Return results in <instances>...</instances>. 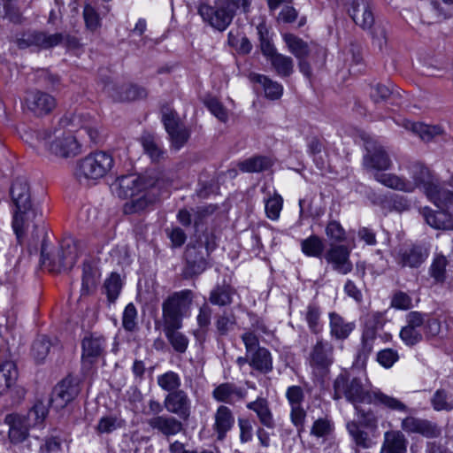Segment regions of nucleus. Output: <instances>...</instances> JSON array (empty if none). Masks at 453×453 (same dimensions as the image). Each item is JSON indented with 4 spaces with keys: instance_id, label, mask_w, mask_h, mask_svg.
<instances>
[{
    "instance_id": "nucleus-1",
    "label": "nucleus",
    "mask_w": 453,
    "mask_h": 453,
    "mask_svg": "<svg viewBox=\"0 0 453 453\" xmlns=\"http://www.w3.org/2000/svg\"><path fill=\"white\" fill-rule=\"evenodd\" d=\"M59 126L54 130L43 129L37 133V139L57 157H70L79 153L80 146L73 134L75 131L85 132L93 142L98 141L97 123L88 115L66 113L60 119Z\"/></svg>"
},
{
    "instance_id": "nucleus-2",
    "label": "nucleus",
    "mask_w": 453,
    "mask_h": 453,
    "mask_svg": "<svg viewBox=\"0 0 453 453\" xmlns=\"http://www.w3.org/2000/svg\"><path fill=\"white\" fill-rule=\"evenodd\" d=\"M342 397L355 407L359 403H374L393 411H408V407L397 398L379 389L371 391L365 378L351 377L346 371L341 372L334 381V399L339 400Z\"/></svg>"
},
{
    "instance_id": "nucleus-3",
    "label": "nucleus",
    "mask_w": 453,
    "mask_h": 453,
    "mask_svg": "<svg viewBox=\"0 0 453 453\" xmlns=\"http://www.w3.org/2000/svg\"><path fill=\"white\" fill-rule=\"evenodd\" d=\"M11 196L15 206L12 228L18 242L21 244L25 232L30 225L34 228L43 226L42 212L39 204L31 199L30 186L26 178H16L11 188Z\"/></svg>"
},
{
    "instance_id": "nucleus-4",
    "label": "nucleus",
    "mask_w": 453,
    "mask_h": 453,
    "mask_svg": "<svg viewBox=\"0 0 453 453\" xmlns=\"http://www.w3.org/2000/svg\"><path fill=\"white\" fill-rule=\"evenodd\" d=\"M252 0H215L211 6L205 2L197 4V12L203 21L212 28L223 32L232 23L239 8L248 13Z\"/></svg>"
},
{
    "instance_id": "nucleus-5",
    "label": "nucleus",
    "mask_w": 453,
    "mask_h": 453,
    "mask_svg": "<svg viewBox=\"0 0 453 453\" xmlns=\"http://www.w3.org/2000/svg\"><path fill=\"white\" fill-rule=\"evenodd\" d=\"M410 174L412 179L410 182L414 185V189L422 188L427 198L436 206L449 208L453 204V190L441 188L427 167L420 163H415L410 168ZM449 185L453 188V176L450 177Z\"/></svg>"
},
{
    "instance_id": "nucleus-6",
    "label": "nucleus",
    "mask_w": 453,
    "mask_h": 453,
    "mask_svg": "<svg viewBox=\"0 0 453 453\" xmlns=\"http://www.w3.org/2000/svg\"><path fill=\"white\" fill-rule=\"evenodd\" d=\"M48 415V405L37 401L26 415L8 414L4 423L9 426L8 437L12 443L23 442L29 435V430L41 427Z\"/></svg>"
},
{
    "instance_id": "nucleus-7",
    "label": "nucleus",
    "mask_w": 453,
    "mask_h": 453,
    "mask_svg": "<svg viewBox=\"0 0 453 453\" xmlns=\"http://www.w3.org/2000/svg\"><path fill=\"white\" fill-rule=\"evenodd\" d=\"M194 295L189 289L173 293L162 303L164 326L182 325L183 318L190 313Z\"/></svg>"
},
{
    "instance_id": "nucleus-8",
    "label": "nucleus",
    "mask_w": 453,
    "mask_h": 453,
    "mask_svg": "<svg viewBox=\"0 0 453 453\" xmlns=\"http://www.w3.org/2000/svg\"><path fill=\"white\" fill-rule=\"evenodd\" d=\"M114 159L110 153L97 151L81 159L76 168V177L82 180H96L104 177L113 167Z\"/></svg>"
},
{
    "instance_id": "nucleus-9",
    "label": "nucleus",
    "mask_w": 453,
    "mask_h": 453,
    "mask_svg": "<svg viewBox=\"0 0 453 453\" xmlns=\"http://www.w3.org/2000/svg\"><path fill=\"white\" fill-rule=\"evenodd\" d=\"M205 240L188 244L185 250L186 271L188 276L199 275L209 266L207 257L216 248L212 236L206 234Z\"/></svg>"
},
{
    "instance_id": "nucleus-10",
    "label": "nucleus",
    "mask_w": 453,
    "mask_h": 453,
    "mask_svg": "<svg viewBox=\"0 0 453 453\" xmlns=\"http://www.w3.org/2000/svg\"><path fill=\"white\" fill-rule=\"evenodd\" d=\"M159 185V181L152 177L124 175L118 178L111 186L112 193L122 199L136 196L145 189H151Z\"/></svg>"
},
{
    "instance_id": "nucleus-11",
    "label": "nucleus",
    "mask_w": 453,
    "mask_h": 453,
    "mask_svg": "<svg viewBox=\"0 0 453 453\" xmlns=\"http://www.w3.org/2000/svg\"><path fill=\"white\" fill-rule=\"evenodd\" d=\"M355 410L358 421H349L347 423L346 427L356 445L367 449L371 447L372 441L368 434L360 428L359 424L365 428L372 430L377 427L378 418L370 409L365 410L360 406H356Z\"/></svg>"
},
{
    "instance_id": "nucleus-12",
    "label": "nucleus",
    "mask_w": 453,
    "mask_h": 453,
    "mask_svg": "<svg viewBox=\"0 0 453 453\" xmlns=\"http://www.w3.org/2000/svg\"><path fill=\"white\" fill-rule=\"evenodd\" d=\"M395 263L404 268H418L428 257L429 250L421 243H404L394 249Z\"/></svg>"
},
{
    "instance_id": "nucleus-13",
    "label": "nucleus",
    "mask_w": 453,
    "mask_h": 453,
    "mask_svg": "<svg viewBox=\"0 0 453 453\" xmlns=\"http://www.w3.org/2000/svg\"><path fill=\"white\" fill-rule=\"evenodd\" d=\"M285 396L290 406V420L291 423L296 427L298 433L303 430V426L307 412L303 408L305 400V394L302 387L290 386L287 388Z\"/></svg>"
},
{
    "instance_id": "nucleus-14",
    "label": "nucleus",
    "mask_w": 453,
    "mask_h": 453,
    "mask_svg": "<svg viewBox=\"0 0 453 453\" xmlns=\"http://www.w3.org/2000/svg\"><path fill=\"white\" fill-rule=\"evenodd\" d=\"M24 104L27 110L37 117L48 115L57 107L56 98L39 89L27 91Z\"/></svg>"
},
{
    "instance_id": "nucleus-15",
    "label": "nucleus",
    "mask_w": 453,
    "mask_h": 453,
    "mask_svg": "<svg viewBox=\"0 0 453 453\" xmlns=\"http://www.w3.org/2000/svg\"><path fill=\"white\" fill-rule=\"evenodd\" d=\"M162 121L169 135L172 147L179 150L188 141L190 137L189 129L180 123L177 114L173 111L164 112Z\"/></svg>"
},
{
    "instance_id": "nucleus-16",
    "label": "nucleus",
    "mask_w": 453,
    "mask_h": 453,
    "mask_svg": "<svg viewBox=\"0 0 453 453\" xmlns=\"http://www.w3.org/2000/svg\"><path fill=\"white\" fill-rule=\"evenodd\" d=\"M424 313L410 311L406 315V325L402 327L399 336L403 342L413 347L423 340Z\"/></svg>"
},
{
    "instance_id": "nucleus-17",
    "label": "nucleus",
    "mask_w": 453,
    "mask_h": 453,
    "mask_svg": "<svg viewBox=\"0 0 453 453\" xmlns=\"http://www.w3.org/2000/svg\"><path fill=\"white\" fill-rule=\"evenodd\" d=\"M165 410L176 415L181 420L187 421L191 415V400L184 390H178L167 394L164 398Z\"/></svg>"
},
{
    "instance_id": "nucleus-18",
    "label": "nucleus",
    "mask_w": 453,
    "mask_h": 453,
    "mask_svg": "<svg viewBox=\"0 0 453 453\" xmlns=\"http://www.w3.org/2000/svg\"><path fill=\"white\" fill-rule=\"evenodd\" d=\"M78 258V249L75 241L72 238L63 240L60 250L58 251L52 265L50 263V270L52 272H61L70 270L76 263Z\"/></svg>"
},
{
    "instance_id": "nucleus-19",
    "label": "nucleus",
    "mask_w": 453,
    "mask_h": 453,
    "mask_svg": "<svg viewBox=\"0 0 453 453\" xmlns=\"http://www.w3.org/2000/svg\"><path fill=\"white\" fill-rule=\"evenodd\" d=\"M345 9L353 21L363 29L371 28L374 17L368 0H343Z\"/></svg>"
},
{
    "instance_id": "nucleus-20",
    "label": "nucleus",
    "mask_w": 453,
    "mask_h": 453,
    "mask_svg": "<svg viewBox=\"0 0 453 453\" xmlns=\"http://www.w3.org/2000/svg\"><path fill=\"white\" fill-rule=\"evenodd\" d=\"M366 155L364 157V165L366 168L385 171L391 167L392 161L387 150L376 142H367Z\"/></svg>"
},
{
    "instance_id": "nucleus-21",
    "label": "nucleus",
    "mask_w": 453,
    "mask_h": 453,
    "mask_svg": "<svg viewBox=\"0 0 453 453\" xmlns=\"http://www.w3.org/2000/svg\"><path fill=\"white\" fill-rule=\"evenodd\" d=\"M146 423L153 432L166 438L175 436L184 430L181 419L167 414L151 417L146 420Z\"/></svg>"
},
{
    "instance_id": "nucleus-22",
    "label": "nucleus",
    "mask_w": 453,
    "mask_h": 453,
    "mask_svg": "<svg viewBox=\"0 0 453 453\" xmlns=\"http://www.w3.org/2000/svg\"><path fill=\"white\" fill-rule=\"evenodd\" d=\"M79 393L80 387L77 380L67 377L55 387L50 402L56 409H63Z\"/></svg>"
},
{
    "instance_id": "nucleus-23",
    "label": "nucleus",
    "mask_w": 453,
    "mask_h": 453,
    "mask_svg": "<svg viewBox=\"0 0 453 453\" xmlns=\"http://www.w3.org/2000/svg\"><path fill=\"white\" fill-rule=\"evenodd\" d=\"M64 40L60 33L48 35L43 32H31L22 35L17 40V45L20 49L36 46L42 49H50L58 45Z\"/></svg>"
},
{
    "instance_id": "nucleus-24",
    "label": "nucleus",
    "mask_w": 453,
    "mask_h": 453,
    "mask_svg": "<svg viewBox=\"0 0 453 453\" xmlns=\"http://www.w3.org/2000/svg\"><path fill=\"white\" fill-rule=\"evenodd\" d=\"M349 255L350 250L347 246L332 245L325 254V259L338 273L347 274L350 273L353 268Z\"/></svg>"
},
{
    "instance_id": "nucleus-25",
    "label": "nucleus",
    "mask_w": 453,
    "mask_h": 453,
    "mask_svg": "<svg viewBox=\"0 0 453 453\" xmlns=\"http://www.w3.org/2000/svg\"><path fill=\"white\" fill-rule=\"evenodd\" d=\"M105 342L102 336L90 335L82 340L81 361L84 369L89 370L103 355Z\"/></svg>"
},
{
    "instance_id": "nucleus-26",
    "label": "nucleus",
    "mask_w": 453,
    "mask_h": 453,
    "mask_svg": "<svg viewBox=\"0 0 453 453\" xmlns=\"http://www.w3.org/2000/svg\"><path fill=\"white\" fill-rule=\"evenodd\" d=\"M105 92L116 101H132L146 97L145 88L134 84H127L121 87L112 82L104 85Z\"/></svg>"
},
{
    "instance_id": "nucleus-27",
    "label": "nucleus",
    "mask_w": 453,
    "mask_h": 453,
    "mask_svg": "<svg viewBox=\"0 0 453 453\" xmlns=\"http://www.w3.org/2000/svg\"><path fill=\"white\" fill-rule=\"evenodd\" d=\"M441 210L434 211L428 207L422 209L421 213L425 221L433 228L451 230L453 229V220L450 214L447 211L453 208V204L450 207L437 206Z\"/></svg>"
},
{
    "instance_id": "nucleus-28",
    "label": "nucleus",
    "mask_w": 453,
    "mask_h": 453,
    "mask_svg": "<svg viewBox=\"0 0 453 453\" xmlns=\"http://www.w3.org/2000/svg\"><path fill=\"white\" fill-rule=\"evenodd\" d=\"M311 365L326 369L334 363V346L327 341L319 340L310 354Z\"/></svg>"
},
{
    "instance_id": "nucleus-29",
    "label": "nucleus",
    "mask_w": 453,
    "mask_h": 453,
    "mask_svg": "<svg viewBox=\"0 0 453 453\" xmlns=\"http://www.w3.org/2000/svg\"><path fill=\"white\" fill-rule=\"evenodd\" d=\"M246 395L247 390L245 388L231 382L221 383L212 391V397L216 401L229 404L243 400Z\"/></svg>"
},
{
    "instance_id": "nucleus-30",
    "label": "nucleus",
    "mask_w": 453,
    "mask_h": 453,
    "mask_svg": "<svg viewBox=\"0 0 453 453\" xmlns=\"http://www.w3.org/2000/svg\"><path fill=\"white\" fill-rule=\"evenodd\" d=\"M234 424V417L232 411L226 405L219 406L214 414L213 424V430L218 440H223L226 433L232 429Z\"/></svg>"
},
{
    "instance_id": "nucleus-31",
    "label": "nucleus",
    "mask_w": 453,
    "mask_h": 453,
    "mask_svg": "<svg viewBox=\"0 0 453 453\" xmlns=\"http://www.w3.org/2000/svg\"><path fill=\"white\" fill-rule=\"evenodd\" d=\"M246 407L257 414L263 426L268 429H273L275 427L276 424L273 414L265 398L257 397L255 401L248 403Z\"/></svg>"
},
{
    "instance_id": "nucleus-32",
    "label": "nucleus",
    "mask_w": 453,
    "mask_h": 453,
    "mask_svg": "<svg viewBox=\"0 0 453 453\" xmlns=\"http://www.w3.org/2000/svg\"><path fill=\"white\" fill-rule=\"evenodd\" d=\"M407 444L408 441L401 431H387L380 453H407Z\"/></svg>"
},
{
    "instance_id": "nucleus-33",
    "label": "nucleus",
    "mask_w": 453,
    "mask_h": 453,
    "mask_svg": "<svg viewBox=\"0 0 453 453\" xmlns=\"http://www.w3.org/2000/svg\"><path fill=\"white\" fill-rule=\"evenodd\" d=\"M123 206L125 214L139 213L148 208L156 201V195L152 194L150 189H145L140 195L129 198Z\"/></svg>"
},
{
    "instance_id": "nucleus-34",
    "label": "nucleus",
    "mask_w": 453,
    "mask_h": 453,
    "mask_svg": "<svg viewBox=\"0 0 453 453\" xmlns=\"http://www.w3.org/2000/svg\"><path fill=\"white\" fill-rule=\"evenodd\" d=\"M249 79L252 82L260 84L265 91V95L271 100L279 99L283 93V87L277 81H272L267 76L252 73L249 75Z\"/></svg>"
},
{
    "instance_id": "nucleus-35",
    "label": "nucleus",
    "mask_w": 453,
    "mask_h": 453,
    "mask_svg": "<svg viewBox=\"0 0 453 453\" xmlns=\"http://www.w3.org/2000/svg\"><path fill=\"white\" fill-rule=\"evenodd\" d=\"M247 356L250 357V365L253 369L262 373H268L273 370V358L267 349L260 348Z\"/></svg>"
},
{
    "instance_id": "nucleus-36",
    "label": "nucleus",
    "mask_w": 453,
    "mask_h": 453,
    "mask_svg": "<svg viewBox=\"0 0 453 453\" xmlns=\"http://www.w3.org/2000/svg\"><path fill=\"white\" fill-rule=\"evenodd\" d=\"M273 164L271 157L266 156H254L240 161L238 168L242 173H261L268 170Z\"/></svg>"
},
{
    "instance_id": "nucleus-37",
    "label": "nucleus",
    "mask_w": 453,
    "mask_h": 453,
    "mask_svg": "<svg viewBox=\"0 0 453 453\" xmlns=\"http://www.w3.org/2000/svg\"><path fill=\"white\" fill-rule=\"evenodd\" d=\"M330 318V334L337 340H344L349 337L355 328V324L347 322L340 315L331 312Z\"/></svg>"
},
{
    "instance_id": "nucleus-38",
    "label": "nucleus",
    "mask_w": 453,
    "mask_h": 453,
    "mask_svg": "<svg viewBox=\"0 0 453 453\" xmlns=\"http://www.w3.org/2000/svg\"><path fill=\"white\" fill-rule=\"evenodd\" d=\"M180 326H164V333L173 349L179 353H184L188 346V339L178 330L181 328Z\"/></svg>"
},
{
    "instance_id": "nucleus-39",
    "label": "nucleus",
    "mask_w": 453,
    "mask_h": 453,
    "mask_svg": "<svg viewBox=\"0 0 453 453\" xmlns=\"http://www.w3.org/2000/svg\"><path fill=\"white\" fill-rule=\"evenodd\" d=\"M375 180L382 185L393 189L412 192L414 185L410 181H406L403 178L392 173H376Z\"/></svg>"
},
{
    "instance_id": "nucleus-40",
    "label": "nucleus",
    "mask_w": 453,
    "mask_h": 453,
    "mask_svg": "<svg viewBox=\"0 0 453 453\" xmlns=\"http://www.w3.org/2000/svg\"><path fill=\"white\" fill-rule=\"evenodd\" d=\"M274 69V71L281 77H288L294 71L293 59L283 54L275 51L273 54L266 58Z\"/></svg>"
},
{
    "instance_id": "nucleus-41",
    "label": "nucleus",
    "mask_w": 453,
    "mask_h": 453,
    "mask_svg": "<svg viewBox=\"0 0 453 453\" xmlns=\"http://www.w3.org/2000/svg\"><path fill=\"white\" fill-rule=\"evenodd\" d=\"M141 142L144 152L153 162H159L165 157V150L161 143L151 134H144Z\"/></svg>"
},
{
    "instance_id": "nucleus-42",
    "label": "nucleus",
    "mask_w": 453,
    "mask_h": 453,
    "mask_svg": "<svg viewBox=\"0 0 453 453\" xmlns=\"http://www.w3.org/2000/svg\"><path fill=\"white\" fill-rule=\"evenodd\" d=\"M234 289L228 285H217L210 292L209 301L213 305L226 306L232 303Z\"/></svg>"
},
{
    "instance_id": "nucleus-43",
    "label": "nucleus",
    "mask_w": 453,
    "mask_h": 453,
    "mask_svg": "<svg viewBox=\"0 0 453 453\" xmlns=\"http://www.w3.org/2000/svg\"><path fill=\"white\" fill-rule=\"evenodd\" d=\"M18 378L16 365L12 361H6L0 365V394L5 393Z\"/></svg>"
},
{
    "instance_id": "nucleus-44",
    "label": "nucleus",
    "mask_w": 453,
    "mask_h": 453,
    "mask_svg": "<svg viewBox=\"0 0 453 453\" xmlns=\"http://www.w3.org/2000/svg\"><path fill=\"white\" fill-rule=\"evenodd\" d=\"M288 50L296 58H307L311 52L309 44L293 34L283 35Z\"/></svg>"
},
{
    "instance_id": "nucleus-45",
    "label": "nucleus",
    "mask_w": 453,
    "mask_h": 453,
    "mask_svg": "<svg viewBox=\"0 0 453 453\" xmlns=\"http://www.w3.org/2000/svg\"><path fill=\"white\" fill-rule=\"evenodd\" d=\"M257 32L259 41L260 50L265 58L269 57L270 55L277 51L273 42L272 34L270 33V30L265 24H258L257 27Z\"/></svg>"
},
{
    "instance_id": "nucleus-46",
    "label": "nucleus",
    "mask_w": 453,
    "mask_h": 453,
    "mask_svg": "<svg viewBox=\"0 0 453 453\" xmlns=\"http://www.w3.org/2000/svg\"><path fill=\"white\" fill-rule=\"evenodd\" d=\"M157 383L162 390L170 394L174 391L180 390V387L181 386V380L178 373L173 371H168L157 376Z\"/></svg>"
},
{
    "instance_id": "nucleus-47",
    "label": "nucleus",
    "mask_w": 453,
    "mask_h": 453,
    "mask_svg": "<svg viewBox=\"0 0 453 453\" xmlns=\"http://www.w3.org/2000/svg\"><path fill=\"white\" fill-rule=\"evenodd\" d=\"M54 344L46 335L38 336L32 345V355L37 362H43Z\"/></svg>"
},
{
    "instance_id": "nucleus-48",
    "label": "nucleus",
    "mask_w": 453,
    "mask_h": 453,
    "mask_svg": "<svg viewBox=\"0 0 453 453\" xmlns=\"http://www.w3.org/2000/svg\"><path fill=\"white\" fill-rule=\"evenodd\" d=\"M334 423L326 418L316 419L311 428V435L317 438L326 439L334 432Z\"/></svg>"
},
{
    "instance_id": "nucleus-49",
    "label": "nucleus",
    "mask_w": 453,
    "mask_h": 453,
    "mask_svg": "<svg viewBox=\"0 0 453 453\" xmlns=\"http://www.w3.org/2000/svg\"><path fill=\"white\" fill-rule=\"evenodd\" d=\"M377 338V333L375 328L367 327L365 328L362 335V345L358 353V358L362 357L365 359L373 349L374 342Z\"/></svg>"
},
{
    "instance_id": "nucleus-50",
    "label": "nucleus",
    "mask_w": 453,
    "mask_h": 453,
    "mask_svg": "<svg viewBox=\"0 0 453 453\" xmlns=\"http://www.w3.org/2000/svg\"><path fill=\"white\" fill-rule=\"evenodd\" d=\"M301 247L305 255L315 257L321 256L324 250L322 241L316 235H311L302 241Z\"/></svg>"
},
{
    "instance_id": "nucleus-51",
    "label": "nucleus",
    "mask_w": 453,
    "mask_h": 453,
    "mask_svg": "<svg viewBox=\"0 0 453 453\" xmlns=\"http://www.w3.org/2000/svg\"><path fill=\"white\" fill-rule=\"evenodd\" d=\"M122 288L120 276L112 273L104 282V288L110 303H114L118 298Z\"/></svg>"
},
{
    "instance_id": "nucleus-52",
    "label": "nucleus",
    "mask_w": 453,
    "mask_h": 453,
    "mask_svg": "<svg viewBox=\"0 0 453 453\" xmlns=\"http://www.w3.org/2000/svg\"><path fill=\"white\" fill-rule=\"evenodd\" d=\"M411 129L424 141H430L434 137L442 134V128L439 126H429L423 123H412Z\"/></svg>"
},
{
    "instance_id": "nucleus-53",
    "label": "nucleus",
    "mask_w": 453,
    "mask_h": 453,
    "mask_svg": "<svg viewBox=\"0 0 453 453\" xmlns=\"http://www.w3.org/2000/svg\"><path fill=\"white\" fill-rule=\"evenodd\" d=\"M431 403L433 408L437 411H449L453 410L452 400L448 395L447 392L443 389H438L435 391L431 399Z\"/></svg>"
},
{
    "instance_id": "nucleus-54",
    "label": "nucleus",
    "mask_w": 453,
    "mask_h": 453,
    "mask_svg": "<svg viewBox=\"0 0 453 453\" xmlns=\"http://www.w3.org/2000/svg\"><path fill=\"white\" fill-rule=\"evenodd\" d=\"M235 323L236 321L234 314L223 312L222 314L217 316L215 326L218 334L220 336L226 335L231 330H233Z\"/></svg>"
},
{
    "instance_id": "nucleus-55",
    "label": "nucleus",
    "mask_w": 453,
    "mask_h": 453,
    "mask_svg": "<svg viewBox=\"0 0 453 453\" xmlns=\"http://www.w3.org/2000/svg\"><path fill=\"white\" fill-rule=\"evenodd\" d=\"M305 320L307 321L308 326L310 330L318 334L321 330L320 326V310L318 306L314 304H309L307 306L306 311L304 313Z\"/></svg>"
},
{
    "instance_id": "nucleus-56",
    "label": "nucleus",
    "mask_w": 453,
    "mask_h": 453,
    "mask_svg": "<svg viewBox=\"0 0 453 453\" xmlns=\"http://www.w3.org/2000/svg\"><path fill=\"white\" fill-rule=\"evenodd\" d=\"M282 197L276 193L273 196L265 200V213L270 219L276 220L279 219L282 209Z\"/></svg>"
},
{
    "instance_id": "nucleus-57",
    "label": "nucleus",
    "mask_w": 453,
    "mask_h": 453,
    "mask_svg": "<svg viewBox=\"0 0 453 453\" xmlns=\"http://www.w3.org/2000/svg\"><path fill=\"white\" fill-rule=\"evenodd\" d=\"M447 264V258L442 255L437 256L434 259L433 264L431 265L430 267V273L431 276L434 278L436 281H444Z\"/></svg>"
},
{
    "instance_id": "nucleus-58",
    "label": "nucleus",
    "mask_w": 453,
    "mask_h": 453,
    "mask_svg": "<svg viewBox=\"0 0 453 453\" xmlns=\"http://www.w3.org/2000/svg\"><path fill=\"white\" fill-rule=\"evenodd\" d=\"M121 426V422L113 416L102 417L96 427L98 434H110Z\"/></svg>"
},
{
    "instance_id": "nucleus-59",
    "label": "nucleus",
    "mask_w": 453,
    "mask_h": 453,
    "mask_svg": "<svg viewBox=\"0 0 453 453\" xmlns=\"http://www.w3.org/2000/svg\"><path fill=\"white\" fill-rule=\"evenodd\" d=\"M209 111L220 121L226 122L228 113L224 105L215 97H210L204 102Z\"/></svg>"
},
{
    "instance_id": "nucleus-60",
    "label": "nucleus",
    "mask_w": 453,
    "mask_h": 453,
    "mask_svg": "<svg viewBox=\"0 0 453 453\" xmlns=\"http://www.w3.org/2000/svg\"><path fill=\"white\" fill-rule=\"evenodd\" d=\"M96 273L93 271V268L91 267L90 265L84 264L81 292L83 294H88L92 289H94L96 288Z\"/></svg>"
},
{
    "instance_id": "nucleus-61",
    "label": "nucleus",
    "mask_w": 453,
    "mask_h": 453,
    "mask_svg": "<svg viewBox=\"0 0 453 453\" xmlns=\"http://www.w3.org/2000/svg\"><path fill=\"white\" fill-rule=\"evenodd\" d=\"M392 94V88L388 85L377 83L371 88L370 96L372 100L378 104L389 98Z\"/></svg>"
},
{
    "instance_id": "nucleus-62",
    "label": "nucleus",
    "mask_w": 453,
    "mask_h": 453,
    "mask_svg": "<svg viewBox=\"0 0 453 453\" xmlns=\"http://www.w3.org/2000/svg\"><path fill=\"white\" fill-rule=\"evenodd\" d=\"M83 18L87 27L91 30H96L100 25V18L95 8L89 4L85 5L83 10Z\"/></svg>"
},
{
    "instance_id": "nucleus-63",
    "label": "nucleus",
    "mask_w": 453,
    "mask_h": 453,
    "mask_svg": "<svg viewBox=\"0 0 453 453\" xmlns=\"http://www.w3.org/2000/svg\"><path fill=\"white\" fill-rule=\"evenodd\" d=\"M137 311L135 306L128 303L123 312L122 325L127 331H133L136 326Z\"/></svg>"
},
{
    "instance_id": "nucleus-64",
    "label": "nucleus",
    "mask_w": 453,
    "mask_h": 453,
    "mask_svg": "<svg viewBox=\"0 0 453 453\" xmlns=\"http://www.w3.org/2000/svg\"><path fill=\"white\" fill-rule=\"evenodd\" d=\"M399 356L393 349H385L378 352L377 361L385 368H390L398 360Z\"/></svg>"
}]
</instances>
